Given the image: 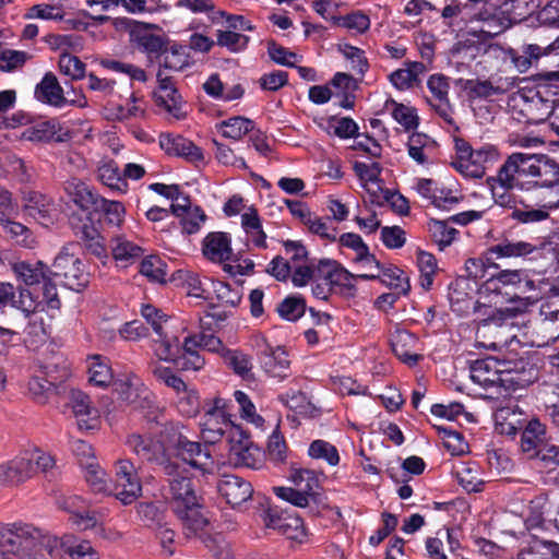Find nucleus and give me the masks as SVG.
Segmentation results:
<instances>
[{"instance_id":"58836bf2","label":"nucleus","mask_w":559,"mask_h":559,"mask_svg":"<svg viewBox=\"0 0 559 559\" xmlns=\"http://www.w3.org/2000/svg\"><path fill=\"white\" fill-rule=\"evenodd\" d=\"M319 126L329 135H333L342 140L359 138V127L350 117L331 116Z\"/></svg>"},{"instance_id":"e433bc0d","label":"nucleus","mask_w":559,"mask_h":559,"mask_svg":"<svg viewBox=\"0 0 559 559\" xmlns=\"http://www.w3.org/2000/svg\"><path fill=\"white\" fill-rule=\"evenodd\" d=\"M221 356L225 365L231 369L235 374L243 380L253 379V364L250 355L240 349L225 348Z\"/></svg>"},{"instance_id":"72a5a7b5","label":"nucleus","mask_w":559,"mask_h":559,"mask_svg":"<svg viewBox=\"0 0 559 559\" xmlns=\"http://www.w3.org/2000/svg\"><path fill=\"white\" fill-rule=\"evenodd\" d=\"M97 179L110 190L127 193L128 182L123 180L122 171L118 164L110 158H103L97 166Z\"/></svg>"},{"instance_id":"a18cd8bd","label":"nucleus","mask_w":559,"mask_h":559,"mask_svg":"<svg viewBox=\"0 0 559 559\" xmlns=\"http://www.w3.org/2000/svg\"><path fill=\"white\" fill-rule=\"evenodd\" d=\"M331 22L340 27H343L354 35H362L370 28L371 21L369 15L365 12L357 10L345 15L332 16Z\"/></svg>"},{"instance_id":"423d86ee","label":"nucleus","mask_w":559,"mask_h":559,"mask_svg":"<svg viewBox=\"0 0 559 559\" xmlns=\"http://www.w3.org/2000/svg\"><path fill=\"white\" fill-rule=\"evenodd\" d=\"M168 442L170 444V455H176L190 466L210 472L214 462L206 447L199 442L190 441L181 431L179 425L168 423L167 425Z\"/></svg>"},{"instance_id":"39448f33","label":"nucleus","mask_w":559,"mask_h":559,"mask_svg":"<svg viewBox=\"0 0 559 559\" xmlns=\"http://www.w3.org/2000/svg\"><path fill=\"white\" fill-rule=\"evenodd\" d=\"M55 465L53 457L39 450L29 449L0 464V486H15L26 481L38 472H47Z\"/></svg>"},{"instance_id":"6ab92c4d","label":"nucleus","mask_w":559,"mask_h":559,"mask_svg":"<svg viewBox=\"0 0 559 559\" xmlns=\"http://www.w3.org/2000/svg\"><path fill=\"white\" fill-rule=\"evenodd\" d=\"M523 153L511 154L498 169L497 175L488 177L487 186H502L525 191V179L522 174Z\"/></svg>"},{"instance_id":"09e8293b","label":"nucleus","mask_w":559,"mask_h":559,"mask_svg":"<svg viewBox=\"0 0 559 559\" xmlns=\"http://www.w3.org/2000/svg\"><path fill=\"white\" fill-rule=\"evenodd\" d=\"M90 382L99 388L108 386L112 381L111 368L99 355L92 356L88 364Z\"/></svg>"},{"instance_id":"412c9836","label":"nucleus","mask_w":559,"mask_h":559,"mask_svg":"<svg viewBox=\"0 0 559 559\" xmlns=\"http://www.w3.org/2000/svg\"><path fill=\"white\" fill-rule=\"evenodd\" d=\"M538 251V248L532 242L524 240H514L510 238H501L496 243L485 249L487 260L518 259L526 258Z\"/></svg>"},{"instance_id":"aec40b11","label":"nucleus","mask_w":559,"mask_h":559,"mask_svg":"<svg viewBox=\"0 0 559 559\" xmlns=\"http://www.w3.org/2000/svg\"><path fill=\"white\" fill-rule=\"evenodd\" d=\"M216 487L221 497L233 508L249 501L253 493L251 483L237 475L222 476Z\"/></svg>"},{"instance_id":"de8ad7c7","label":"nucleus","mask_w":559,"mask_h":559,"mask_svg":"<svg viewBox=\"0 0 559 559\" xmlns=\"http://www.w3.org/2000/svg\"><path fill=\"white\" fill-rule=\"evenodd\" d=\"M497 155L496 150L491 145H484L475 148L471 159L464 164L463 169L474 178H480L486 170V163L495 159Z\"/></svg>"},{"instance_id":"cd10ccee","label":"nucleus","mask_w":559,"mask_h":559,"mask_svg":"<svg viewBox=\"0 0 559 559\" xmlns=\"http://www.w3.org/2000/svg\"><path fill=\"white\" fill-rule=\"evenodd\" d=\"M64 191L70 200L83 211L94 210L102 198L94 188L78 178L67 180Z\"/></svg>"},{"instance_id":"ddd939ff","label":"nucleus","mask_w":559,"mask_h":559,"mask_svg":"<svg viewBox=\"0 0 559 559\" xmlns=\"http://www.w3.org/2000/svg\"><path fill=\"white\" fill-rule=\"evenodd\" d=\"M316 275L329 284L332 289H338L342 294L354 295L359 274H353L340 262L330 259L320 260L316 264Z\"/></svg>"},{"instance_id":"680f3d73","label":"nucleus","mask_w":559,"mask_h":559,"mask_svg":"<svg viewBox=\"0 0 559 559\" xmlns=\"http://www.w3.org/2000/svg\"><path fill=\"white\" fill-rule=\"evenodd\" d=\"M185 340L188 348H202L211 353H218L219 355H222L223 349L226 348L217 336L204 332L188 335Z\"/></svg>"},{"instance_id":"f704fd0d","label":"nucleus","mask_w":559,"mask_h":559,"mask_svg":"<svg viewBox=\"0 0 559 559\" xmlns=\"http://www.w3.org/2000/svg\"><path fill=\"white\" fill-rule=\"evenodd\" d=\"M426 71V66L419 61H407L405 67L389 75L391 84L399 91H407L419 82V75Z\"/></svg>"},{"instance_id":"6e6552de","label":"nucleus","mask_w":559,"mask_h":559,"mask_svg":"<svg viewBox=\"0 0 559 559\" xmlns=\"http://www.w3.org/2000/svg\"><path fill=\"white\" fill-rule=\"evenodd\" d=\"M522 174L525 191L533 189H554L559 186V164L545 155L523 153Z\"/></svg>"},{"instance_id":"052dcab7","label":"nucleus","mask_w":559,"mask_h":559,"mask_svg":"<svg viewBox=\"0 0 559 559\" xmlns=\"http://www.w3.org/2000/svg\"><path fill=\"white\" fill-rule=\"evenodd\" d=\"M76 234L81 235V238L86 241L87 250L99 259H108L107 249L100 241L97 230L93 227L91 221L84 223Z\"/></svg>"},{"instance_id":"13d9d810","label":"nucleus","mask_w":559,"mask_h":559,"mask_svg":"<svg viewBox=\"0 0 559 559\" xmlns=\"http://www.w3.org/2000/svg\"><path fill=\"white\" fill-rule=\"evenodd\" d=\"M213 290L218 302L222 306L235 308L239 305L242 297V288L240 286L233 287L225 282H213Z\"/></svg>"},{"instance_id":"f3484780","label":"nucleus","mask_w":559,"mask_h":559,"mask_svg":"<svg viewBox=\"0 0 559 559\" xmlns=\"http://www.w3.org/2000/svg\"><path fill=\"white\" fill-rule=\"evenodd\" d=\"M254 343L259 348V357L265 372L274 378H286L290 361L285 349L281 346H271L261 334L254 336Z\"/></svg>"},{"instance_id":"c9c22d12","label":"nucleus","mask_w":559,"mask_h":559,"mask_svg":"<svg viewBox=\"0 0 559 559\" xmlns=\"http://www.w3.org/2000/svg\"><path fill=\"white\" fill-rule=\"evenodd\" d=\"M70 405L80 429H93L91 421L96 418V411L91 406L90 397L82 391H72Z\"/></svg>"},{"instance_id":"7c9ffc66","label":"nucleus","mask_w":559,"mask_h":559,"mask_svg":"<svg viewBox=\"0 0 559 559\" xmlns=\"http://www.w3.org/2000/svg\"><path fill=\"white\" fill-rule=\"evenodd\" d=\"M241 227L246 234L247 247L252 246L258 249H265L266 234L263 230L262 222L258 211L250 206L241 214Z\"/></svg>"},{"instance_id":"4c0bfd02","label":"nucleus","mask_w":559,"mask_h":559,"mask_svg":"<svg viewBox=\"0 0 559 559\" xmlns=\"http://www.w3.org/2000/svg\"><path fill=\"white\" fill-rule=\"evenodd\" d=\"M498 281L495 283L503 284L508 290L516 292L520 296L535 288L534 281L531 280L524 270H500L495 273Z\"/></svg>"},{"instance_id":"7ed1b4c3","label":"nucleus","mask_w":559,"mask_h":559,"mask_svg":"<svg viewBox=\"0 0 559 559\" xmlns=\"http://www.w3.org/2000/svg\"><path fill=\"white\" fill-rule=\"evenodd\" d=\"M85 469V479L92 490L96 492H110L123 504L132 503L142 491L140 478L130 460H119L116 467V479L112 488L108 486L106 472L96 460L81 462Z\"/></svg>"},{"instance_id":"f8f14e48","label":"nucleus","mask_w":559,"mask_h":559,"mask_svg":"<svg viewBox=\"0 0 559 559\" xmlns=\"http://www.w3.org/2000/svg\"><path fill=\"white\" fill-rule=\"evenodd\" d=\"M230 424L231 420L227 417V401L215 397L201 418V436L206 443L214 444L225 436Z\"/></svg>"},{"instance_id":"f03ea898","label":"nucleus","mask_w":559,"mask_h":559,"mask_svg":"<svg viewBox=\"0 0 559 559\" xmlns=\"http://www.w3.org/2000/svg\"><path fill=\"white\" fill-rule=\"evenodd\" d=\"M498 277L490 274L477 289L480 298L495 305V308L486 305L475 307V312L480 316L479 323L484 326L490 323L501 325L504 321L525 312L530 306L528 298L508 290L503 284L495 283Z\"/></svg>"},{"instance_id":"338daca9","label":"nucleus","mask_w":559,"mask_h":559,"mask_svg":"<svg viewBox=\"0 0 559 559\" xmlns=\"http://www.w3.org/2000/svg\"><path fill=\"white\" fill-rule=\"evenodd\" d=\"M0 225L4 229V231L10 236L12 240H14L16 243L29 247L32 243V233L27 227L22 225L21 223L11 221L7 216L0 217Z\"/></svg>"},{"instance_id":"2f4dec72","label":"nucleus","mask_w":559,"mask_h":559,"mask_svg":"<svg viewBox=\"0 0 559 559\" xmlns=\"http://www.w3.org/2000/svg\"><path fill=\"white\" fill-rule=\"evenodd\" d=\"M342 247L352 249L355 252L353 262L364 266L380 267V262L370 253L369 247L362 238L355 233H345L337 239Z\"/></svg>"},{"instance_id":"9b49d317","label":"nucleus","mask_w":559,"mask_h":559,"mask_svg":"<svg viewBox=\"0 0 559 559\" xmlns=\"http://www.w3.org/2000/svg\"><path fill=\"white\" fill-rule=\"evenodd\" d=\"M427 88L430 93L426 96V103L447 124H454V107L450 102V78L442 73H433L427 80Z\"/></svg>"},{"instance_id":"473e14b6","label":"nucleus","mask_w":559,"mask_h":559,"mask_svg":"<svg viewBox=\"0 0 559 559\" xmlns=\"http://www.w3.org/2000/svg\"><path fill=\"white\" fill-rule=\"evenodd\" d=\"M11 269L17 281L26 286L41 284L45 278H48L50 272V269L41 261H16L12 263Z\"/></svg>"},{"instance_id":"8fccbe9b","label":"nucleus","mask_w":559,"mask_h":559,"mask_svg":"<svg viewBox=\"0 0 559 559\" xmlns=\"http://www.w3.org/2000/svg\"><path fill=\"white\" fill-rule=\"evenodd\" d=\"M95 211H100L104 215V221L107 225L112 227H120L124 221L126 207L122 202L100 198Z\"/></svg>"},{"instance_id":"0eeeda50","label":"nucleus","mask_w":559,"mask_h":559,"mask_svg":"<svg viewBox=\"0 0 559 559\" xmlns=\"http://www.w3.org/2000/svg\"><path fill=\"white\" fill-rule=\"evenodd\" d=\"M75 245L64 246L55 258L50 269V275L63 286L80 290L88 284L90 274L85 264L76 257Z\"/></svg>"},{"instance_id":"37998d69","label":"nucleus","mask_w":559,"mask_h":559,"mask_svg":"<svg viewBox=\"0 0 559 559\" xmlns=\"http://www.w3.org/2000/svg\"><path fill=\"white\" fill-rule=\"evenodd\" d=\"M427 227L432 241L440 250L452 245L459 235L457 229H455L448 219L431 218L427 223Z\"/></svg>"},{"instance_id":"6e6d98bb","label":"nucleus","mask_w":559,"mask_h":559,"mask_svg":"<svg viewBox=\"0 0 559 559\" xmlns=\"http://www.w3.org/2000/svg\"><path fill=\"white\" fill-rule=\"evenodd\" d=\"M166 263L157 255H147L140 263V273L151 282H166Z\"/></svg>"},{"instance_id":"20e7f679","label":"nucleus","mask_w":559,"mask_h":559,"mask_svg":"<svg viewBox=\"0 0 559 559\" xmlns=\"http://www.w3.org/2000/svg\"><path fill=\"white\" fill-rule=\"evenodd\" d=\"M167 425L168 423L160 424L156 420L151 431L128 436L126 445L142 462L159 466L166 475H175L178 472V464L170 460Z\"/></svg>"},{"instance_id":"b1692460","label":"nucleus","mask_w":559,"mask_h":559,"mask_svg":"<svg viewBox=\"0 0 559 559\" xmlns=\"http://www.w3.org/2000/svg\"><path fill=\"white\" fill-rule=\"evenodd\" d=\"M22 138L32 142H66L71 135L68 129L61 127V124L55 120L38 121L27 127Z\"/></svg>"},{"instance_id":"603ef678","label":"nucleus","mask_w":559,"mask_h":559,"mask_svg":"<svg viewBox=\"0 0 559 559\" xmlns=\"http://www.w3.org/2000/svg\"><path fill=\"white\" fill-rule=\"evenodd\" d=\"M174 280L179 281L182 286L187 288L189 296L201 299L209 298V292L197 273L188 270H179L177 271Z\"/></svg>"},{"instance_id":"ea45409f","label":"nucleus","mask_w":559,"mask_h":559,"mask_svg":"<svg viewBox=\"0 0 559 559\" xmlns=\"http://www.w3.org/2000/svg\"><path fill=\"white\" fill-rule=\"evenodd\" d=\"M407 151L417 164L424 165L431 159L436 142L424 133H413L407 141Z\"/></svg>"},{"instance_id":"3c124183","label":"nucleus","mask_w":559,"mask_h":559,"mask_svg":"<svg viewBox=\"0 0 559 559\" xmlns=\"http://www.w3.org/2000/svg\"><path fill=\"white\" fill-rule=\"evenodd\" d=\"M152 348L156 357L164 361H176L179 353V342L177 337H168L165 330L160 336L153 338Z\"/></svg>"},{"instance_id":"5fc2aeb1","label":"nucleus","mask_w":559,"mask_h":559,"mask_svg":"<svg viewBox=\"0 0 559 559\" xmlns=\"http://www.w3.org/2000/svg\"><path fill=\"white\" fill-rule=\"evenodd\" d=\"M308 455L314 460H323L331 466H336L340 463L336 447L322 439H317L310 443Z\"/></svg>"},{"instance_id":"c85d7f7f","label":"nucleus","mask_w":559,"mask_h":559,"mask_svg":"<svg viewBox=\"0 0 559 559\" xmlns=\"http://www.w3.org/2000/svg\"><path fill=\"white\" fill-rule=\"evenodd\" d=\"M418 338L406 330H396L391 334L390 343L394 355L403 362L414 366L420 356L415 353Z\"/></svg>"},{"instance_id":"c03bdc74","label":"nucleus","mask_w":559,"mask_h":559,"mask_svg":"<svg viewBox=\"0 0 559 559\" xmlns=\"http://www.w3.org/2000/svg\"><path fill=\"white\" fill-rule=\"evenodd\" d=\"M217 130L224 138L238 141L254 129V122L242 116H235L216 124Z\"/></svg>"},{"instance_id":"f257e3e1","label":"nucleus","mask_w":559,"mask_h":559,"mask_svg":"<svg viewBox=\"0 0 559 559\" xmlns=\"http://www.w3.org/2000/svg\"><path fill=\"white\" fill-rule=\"evenodd\" d=\"M168 476L170 477L171 508L181 521L185 536L200 538L218 559H233L229 549L219 536L213 537L205 533L209 521L200 510L201 506L191 479L182 474L179 465L177 474Z\"/></svg>"},{"instance_id":"9d476101","label":"nucleus","mask_w":559,"mask_h":559,"mask_svg":"<svg viewBox=\"0 0 559 559\" xmlns=\"http://www.w3.org/2000/svg\"><path fill=\"white\" fill-rule=\"evenodd\" d=\"M265 527L277 531L288 539L304 543L307 539V530L304 520L287 510L282 511L277 507H269L261 513Z\"/></svg>"},{"instance_id":"774afa93","label":"nucleus","mask_w":559,"mask_h":559,"mask_svg":"<svg viewBox=\"0 0 559 559\" xmlns=\"http://www.w3.org/2000/svg\"><path fill=\"white\" fill-rule=\"evenodd\" d=\"M238 465L246 466L252 469H259L263 465L264 453L257 445L251 442L249 445L239 450L234 455Z\"/></svg>"},{"instance_id":"a19ab883","label":"nucleus","mask_w":559,"mask_h":559,"mask_svg":"<svg viewBox=\"0 0 559 559\" xmlns=\"http://www.w3.org/2000/svg\"><path fill=\"white\" fill-rule=\"evenodd\" d=\"M545 433V426L538 419L530 420L521 435L522 451L531 457L536 456V452L543 447Z\"/></svg>"},{"instance_id":"0e129e2a","label":"nucleus","mask_w":559,"mask_h":559,"mask_svg":"<svg viewBox=\"0 0 559 559\" xmlns=\"http://www.w3.org/2000/svg\"><path fill=\"white\" fill-rule=\"evenodd\" d=\"M489 269L499 270V264L493 262V260H487L485 251L480 257L469 258L465 262V271L468 280L473 278L476 281L485 278Z\"/></svg>"},{"instance_id":"1a4fd4ad","label":"nucleus","mask_w":559,"mask_h":559,"mask_svg":"<svg viewBox=\"0 0 559 559\" xmlns=\"http://www.w3.org/2000/svg\"><path fill=\"white\" fill-rule=\"evenodd\" d=\"M36 531L38 532L37 538L29 544L23 543L22 559H43L44 552H47L51 559H71L70 550L74 544L72 536L58 538L45 534L37 527Z\"/></svg>"},{"instance_id":"a211bd4d","label":"nucleus","mask_w":559,"mask_h":559,"mask_svg":"<svg viewBox=\"0 0 559 559\" xmlns=\"http://www.w3.org/2000/svg\"><path fill=\"white\" fill-rule=\"evenodd\" d=\"M35 97L40 103L56 108H62L68 104L80 108L87 106V102L84 96H81L78 99L68 100L64 96L62 86L59 84L56 75L51 72L46 73L41 81L36 85Z\"/></svg>"},{"instance_id":"dca6fc26","label":"nucleus","mask_w":559,"mask_h":559,"mask_svg":"<svg viewBox=\"0 0 559 559\" xmlns=\"http://www.w3.org/2000/svg\"><path fill=\"white\" fill-rule=\"evenodd\" d=\"M157 88L153 93L156 106L163 108L176 119L185 117L182 111L183 100L179 94L173 76L167 75L164 70L156 74Z\"/></svg>"},{"instance_id":"393cba45","label":"nucleus","mask_w":559,"mask_h":559,"mask_svg":"<svg viewBox=\"0 0 559 559\" xmlns=\"http://www.w3.org/2000/svg\"><path fill=\"white\" fill-rule=\"evenodd\" d=\"M473 292L474 287H472L469 280L466 277H459L452 282L448 293L451 310L459 316H464L471 309L475 310V307L481 305L478 301H473Z\"/></svg>"},{"instance_id":"c756f323","label":"nucleus","mask_w":559,"mask_h":559,"mask_svg":"<svg viewBox=\"0 0 559 559\" xmlns=\"http://www.w3.org/2000/svg\"><path fill=\"white\" fill-rule=\"evenodd\" d=\"M111 255L118 267L126 269L138 262L143 249L124 236L114 237L110 241Z\"/></svg>"},{"instance_id":"2eb2a0df","label":"nucleus","mask_w":559,"mask_h":559,"mask_svg":"<svg viewBox=\"0 0 559 559\" xmlns=\"http://www.w3.org/2000/svg\"><path fill=\"white\" fill-rule=\"evenodd\" d=\"M502 388L515 391L526 388L536 379V371L530 361L523 357L502 358Z\"/></svg>"},{"instance_id":"bf43d9fd","label":"nucleus","mask_w":559,"mask_h":559,"mask_svg":"<svg viewBox=\"0 0 559 559\" xmlns=\"http://www.w3.org/2000/svg\"><path fill=\"white\" fill-rule=\"evenodd\" d=\"M559 207V193L558 198L555 201H548L543 205V209H531V210H519L515 209L512 212V218L523 223H536L546 219L549 216L548 210H554Z\"/></svg>"},{"instance_id":"4d7b16f0","label":"nucleus","mask_w":559,"mask_h":559,"mask_svg":"<svg viewBox=\"0 0 559 559\" xmlns=\"http://www.w3.org/2000/svg\"><path fill=\"white\" fill-rule=\"evenodd\" d=\"M235 401L239 405L240 417L246 421L254 425L257 428H263L264 418L257 413L255 406L251 399L243 391L234 392Z\"/></svg>"},{"instance_id":"69168bd1","label":"nucleus","mask_w":559,"mask_h":559,"mask_svg":"<svg viewBox=\"0 0 559 559\" xmlns=\"http://www.w3.org/2000/svg\"><path fill=\"white\" fill-rule=\"evenodd\" d=\"M277 311L281 318L287 321H297L305 314L306 304L301 297L288 296L278 305Z\"/></svg>"},{"instance_id":"49530a36","label":"nucleus","mask_w":559,"mask_h":559,"mask_svg":"<svg viewBox=\"0 0 559 559\" xmlns=\"http://www.w3.org/2000/svg\"><path fill=\"white\" fill-rule=\"evenodd\" d=\"M385 108L391 110L393 119L401 124L405 130H414L419 124V117L415 107L407 106L389 99L385 103Z\"/></svg>"},{"instance_id":"864d4df0","label":"nucleus","mask_w":559,"mask_h":559,"mask_svg":"<svg viewBox=\"0 0 559 559\" xmlns=\"http://www.w3.org/2000/svg\"><path fill=\"white\" fill-rule=\"evenodd\" d=\"M162 57L160 66L167 70L181 71L190 64L189 55L183 46L174 45L170 48L166 46Z\"/></svg>"},{"instance_id":"bb28decb","label":"nucleus","mask_w":559,"mask_h":559,"mask_svg":"<svg viewBox=\"0 0 559 559\" xmlns=\"http://www.w3.org/2000/svg\"><path fill=\"white\" fill-rule=\"evenodd\" d=\"M204 257L213 263H224L231 258V239L227 233H210L202 245Z\"/></svg>"},{"instance_id":"5701e85b","label":"nucleus","mask_w":559,"mask_h":559,"mask_svg":"<svg viewBox=\"0 0 559 559\" xmlns=\"http://www.w3.org/2000/svg\"><path fill=\"white\" fill-rule=\"evenodd\" d=\"M500 370H502V358L489 356L477 359L471 365V379L484 389L502 388Z\"/></svg>"},{"instance_id":"e2e57ef3","label":"nucleus","mask_w":559,"mask_h":559,"mask_svg":"<svg viewBox=\"0 0 559 559\" xmlns=\"http://www.w3.org/2000/svg\"><path fill=\"white\" fill-rule=\"evenodd\" d=\"M417 265L420 271V284L425 289H430L433 276L437 271V260L433 254L419 251L417 253Z\"/></svg>"},{"instance_id":"a878e982","label":"nucleus","mask_w":559,"mask_h":559,"mask_svg":"<svg viewBox=\"0 0 559 559\" xmlns=\"http://www.w3.org/2000/svg\"><path fill=\"white\" fill-rule=\"evenodd\" d=\"M377 273H362L359 274L360 280L374 281L379 280L382 284L395 290L397 296L406 295L411 285L408 278L404 276V272L394 265L383 266L380 263V267L376 269Z\"/></svg>"},{"instance_id":"79ce46f5","label":"nucleus","mask_w":559,"mask_h":559,"mask_svg":"<svg viewBox=\"0 0 559 559\" xmlns=\"http://www.w3.org/2000/svg\"><path fill=\"white\" fill-rule=\"evenodd\" d=\"M511 26V21L504 15V12L499 10L491 14L481 25L471 26V33L478 35L481 39L493 38Z\"/></svg>"},{"instance_id":"4be33fe9","label":"nucleus","mask_w":559,"mask_h":559,"mask_svg":"<svg viewBox=\"0 0 559 559\" xmlns=\"http://www.w3.org/2000/svg\"><path fill=\"white\" fill-rule=\"evenodd\" d=\"M160 148L169 156L185 158L188 162H202V150L189 139L173 133H162L158 138Z\"/></svg>"},{"instance_id":"4468645a","label":"nucleus","mask_w":559,"mask_h":559,"mask_svg":"<svg viewBox=\"0 0 559 559\" xmlns=\"http://www.w3.org/2000/svg\"><path fill=\"white\" fill-rule=\"evenodd\" d=\"M130 40L150 60L162 57L168 44L157 26L144 23H135L130 27Z\"/></svg>"}]
</instances>
